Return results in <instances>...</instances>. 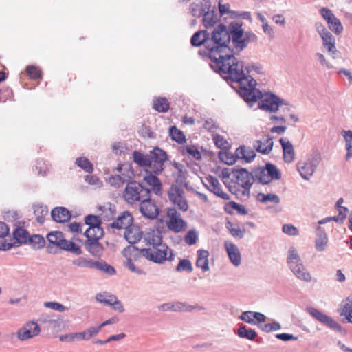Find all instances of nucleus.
<instances>
[{
  "label": "nucleus",
  "mask_w": 352,
  "mask_h": 352,
  "mask_svg": "<svg viewBox=\"0 0 352 352\" xmlns=\"http://www.w3.org/2000/svg\"><path fill=\"white\" fill-rule=\"evenodd\" d=\"M231 23L228 27L224 24L216 26L210 34V67L226 81L240 82L243 85H250L244 78L243 65L239 63L231 50Z\"/></svg>",
  "instance_id": "obj_1"
},
{
  "label": "nucleus",
  "mask_w": 352,
  "mask_h": 352,
  "mask_svg": "<svg viewBox=\"0 0 352 352\" xmlns=\"http://www.w3.org/2000/svg\"><path fill=\"white\" fill-rule=\"evenodd\" d=\"M244 78L250 83L251 80L254 81V83H251L250 85L236 82L239 84V94L245 102H254L261 99L258 102V108L270 113H275L280 107L287 104L285 100L281 99L274 94L265 93L263 94L261 91L256 89V82L254 79L247 77L245 74Z\"/></svg>",
  "instance_id": "obj_2"
},
{
  "label": "nucleus",
  "mask_w": 352,
  "mask_h": 352,
  "mask_svg": "<svg viewBox=\"0 0 352 352\" xmlns=\"http://www.w3.org/2000/svg\"><path fill=\"white\" fill-rule=\"evenodd\" d=\"M139 253L141 256L144 257L147 260L159 264L164 263L166 260L171 261L175 258L173 250L166 243L142 248L140 250Z\"/></svg>",
  "instance_id": "obj_3"
},
{
  "label": "nucleus",
  "mask_w": 352,
  "mask_h": 352,
  "mask_svg": "<svg viewBox=\"0 0 352 352\" xmlns=\"http://www.w3.org/2000/svg\"><path fill=\"white\" fill-rule=\"evenodd\" d=\"M150 190L135 181H129L123 192L122 198L129 205H135L149 196Z\"/></svg>",
  "instance_id": "obj_4"
},
{
  "label": "nucleus",
  "mask_w": 352,
  "mask_h": 352,
  "mask_svg": "<svg viewBox=\"0 0 352 352\" xmlns=\"http://www.w3.org/2000/svg\"><path fill=\"white\" fill-rule=\"evenodd\" d=\"M287 263L289 268L297 278L307 283L311 282V276L305 267L298 251L294 247H290L288 250Z\"/></svg>",
  "instance_id": "obj_5"
},
{
  "label": "nucleus",
  "mask_w": 352,
  "mask_h": 352,
  "mask_svg": "<svg viewBox=\"0 0 352 352\" xmlns=\"http://www.w3.org/2000/svg\"><path fill=\"white\" fill-rule=\"evenodd\" d=\"M254 181H258L262 184H268L272 180H278L281 177V173L272 164L267 163L265 167H259L254 170Z\"/></svg>",
  "instance_id": "obj_6"
},
{
  "label": "nucleus",
  "mask_w": 352,
  "mask_h": 352,
  "mask_svg": "<svg viewBox=\"0 0 352 352\" xmlns=\"http://www.w3.org/2000/svg\"><path fill=\"white\" fill-rule=\"evenodd\" d=\"M320 156L318 152H314L306 160L297 164V169L300 176L309 180L316 171L320 162Z\"/></svg>",
  "instance_id": "obj_7"
},
{
  "label": "nucleus",
  "mask_w": 352,
  "mask_h": 352,
  "mask_svg": "<svg viewBox=\"0 0 352 352\" xmlns=\"http://www.w3.org/2000/svg\"><path fill=\"white\" fill-rule=\"evenodd\" d=\"M169 200L180 210L186 212L188 210V203L185 197L184 189L177 184H172L168 191Z\"/></svg>",
  "instance_id": "obj_8"
},
{
  "label": "nucleus",
  "mask_w": 352,
  "mask_h": 352,
  "mask_svg": "<svg viewBox=\"0 0 352 352\" xmlns=\"http://www.w3.org/2000/svg\"><path fill=\"white\" fill-rule=\"evenodd\" d=\"M231 50L233 51V55L235 53H239L245 47V41L243 38V29L241 24L239 23H231Z\"/></svg>",
  "instance_id": "obj_9"
},
{
  "label": "nucleus",
  "mask_w": 352,
  "mask_h": 352,
  "mask_svg": "<svg viewBox=\"0 0 352 352\" xmlns=\"http://www.w3.org/2000/svg\"><path fill=\"white\" fill-rule=\"evenodd\" d=\"M210 33L206 30H200L195 32L190 39L192 46L199 47L204 45L205 48L199 51V54L203 57L210 59V45L209 44Z\"/></svg>",
  "instance_id": "obj_10"
},
{
  "label": "nucleus",
  "mask_w": 352,
  "mask_h": 352,
  "mask_svg": "<svg viewBox=\"0 0 352 352\" xmlns=\"http://www.w3.org/2000/svg\"><path fill=\"white\" fill-rule=\"evenodd\" d=\"M167 160V155L163 150L155 148L149 153V168L155 174L164 170V164Z\"/></svg>",
  "instance_id": "obj_11"
},
{
  "label": "nucleus",
  "mask_w": 352,
  "mask_h": 352,
  "mask_svg": "<svg viewBox=\"0 0 352 352\" xmlns=\"http://www.w3.org/2000/svg\"><path fill=\"white\" fill-rule=\"evenodd\" d=\"M306 311L309 314L314 318L320 322L322 324L326 325L330 329L340 332L342 330V327L331 317L323 314L320 310L314 307H307Z\"/></svg>",
  "instance_id": "obj_12"
},
{
  "label": "nucleus",
  "mask_w": 352,
  "mask_h": 352,
  "mask_svg": "<svg viewBox=\"0 0 352 352\" xmlns=\"http://www.w3.org/2000/svg\"><path fill=\"white\" fill-rule=\"evenodd\" d=\"M40 333L39 325L37 322L32 320L25 322L20 327L16 333V336L19 340L23 342L34 338Z\"/></svg>",
  "instance_id": "obj_13"
},
{
  "label": "nucleus",
  "mask_w": 352,
  "mask_h": 352,
  "mask_svg": "<svg viewBox=\"0 0 352 352\" xmlns=\"http://www.w3.org/2000/svg\"><path fill=\"white\" fill-rule=\"evenodd\" d=\"M167 217V226L170 230L179 233L186 230V223L182 219L181 214L175 208H168Z\"/></svg>",
  "instance_id": "obj_14"
},
{
  "label": "nucleus",
  "mask_w": 352,
  "mask_h": 352,
  "mask_svg": "<svg viewBox=\"0 0 352 352\" xmlns=\"http://www.w3.org/2000/svg\"><path fill=\"white\" fill-rule=\"evenodd\" d=\"M232 175L236 179L237 184L249 192L254 181V171L250 173L245 168H233Z\"/></svg>",
  "instance_id": "obj_15"
},
{
  "label": "nucleus",
  "mask_w": 352,
  "mask_h": 352,
  "mask_svg": "<svg viewBox=\"0 0 352 352\" xmlns=\"http://www.w3.org/2000/svg\"><path fill=\"white\" fill-rule=\"evenodd\" d=\"M96 300L104 305L110 306L115 311L120 313L124 311V308L122 303L118 300V297L108 292H103L96 294Z\"/></svg>",
  "instance_id": "obj_16"
},
{
  "label": "nucleus",
  "mask_w": 352,
  "mask_h": 352,
  "mask_svg": "<svg viewBox=\"0 0 352 352\" xmlns=\"http://www.w3.org/2000/svg\"><path fill=\"white\" fill-rule=\"evenodd\" d=\"M203 183L207 189L217 196L221 197L223 200L230 199V195L222 190L221 184L216 177L213 176L207 177L205 178Z\"/></svg>",
  "instance_id": "obj_17"
},
{
  "label": "nucleus",
  "mask_w": 352,
  "mask_h": 352,
  "mask_svg": "<svg viewBox=\"0 0 352 352\" xmlns=\"http://www.w3.org/2000/svg\"><path fill=\"white\" fill-rule=\"evenodd\" d=\"M140 211L143 216L150 219H155L159 214L158 208L149 196L140 203Z\"/></svg>",
  "instance_id": "obj_18"
},
{
  "label": "nucleus",
  "mask_w": 352,
  "mask_h": 352,
  "mask_svg": "<svg viewBox=\"0 0 352 352\" xmlns=\"http://www.w3.org/2000/svg\"><path fill=\"white\" fill-rule=\"evenodd\" d=\"M117 171L120 173L118 175H111L108 182L111 186L119 188L123 186L125 183L129 182L131 179L132 172L127 170L126 173L123 172V166H119L117 168Z\"/></svg>",
  "instance_id": "obj_19"
},
{
  "label": "nucleus",
  "mask_w": 352,
  "mask_h": 352,
  "mask_svg": "<svg viewBox=\"0 0 352 352\" xmlns=\"http://www.w3.org/2000/svg\"><path fill=\"white\" fill-rule=\"evenodd\" d=\"M239 319L248 324L258 326V324L265 321L266 316L260 312L245 311L241 314Z\"/></svg>",
  "instance_id": "obj_20"
},
{
  "label": "nucleus",
  "mask_w": 352,
  "mask_h": 352,
  "mask_svg": "<svg viewBox=\"0 0 352 352\" xmlns=\"http://www.w3.org/2000/svg\"><path fill=\"white\" fill-rule=\"evenodd\" d=\"M273 140L268 135H264L260 140H256L253 143V148L258 153L268 154L273 148Z\"/></svg>",
  "instance_id": "obj_21"
},
{
  "label": "nucleus",
  "mask_w": 352,
  "mask_h": 352,
  "mask_svg": "<svg viewBox=\"0 0 352 352\" xmlns=\"http://www.w3.org/2000/svg\"><path fill=\"white\" fill-rule=\"evenodd\" d=\"M133 223V217L131 214L127 212H122L116 220H114L111 224L110 226L112 228L120 230L129 228Z\"/></svg>",
  "instance_id": "obj_22"
},
{
  "label": "nucleus",
  "mask_w": 352,
  "mask_h": 352,
  "mask_svg": "<svg viewBox=\"0 0 352 352\" xmlns=\"http://www.w3.org/2000/svg\"><path fill=\"white\" fill-rule=\"evenodd\" d=\"M224 246L232 263L239 266L241 263V256L238 247L229 241H225Z\"/></svg>",
  "instance_id": "obj_23"
},
{
  "label": "nucleus",
  "mask_w": 352,
  "mask_h": 352,
  "mask_svg": "<svg viewBox=\"0 0 352 352\" xmlns=\"http://www.w3.org/2000/svg\"><path fill=\"white\" fill-rule=\"evenodd\" d=\"M143 240L148 247L164 244L162 233L158 230H151L146 232L144 235Z\"/></svg>",
  "instance_id": "obj_24"
},
{
  "label": "nucleus",
  "mask_w": 352,
  "mask_h": 352,
  "mask_svg": "<svg viewBox=\"0 0 352 352\" xmlns=\"http://www.w3.org/2000/svg\"><path fill=\"white\" fill-rule=\"evenodd\" d=\"M100 239H87L85 242V249L94 256L100 257L104 251L103 245L99 242Z\"/></svg>",
  "instance_id": "obj_25"
},
{
  "label": "nucleus",
  "mask_w": 352,
  "mask_h": 352,
  "mask_svg": "<svg viewBox=\"0 0 352 352\" xmlns=\"http://www.w3.org/2000/svg\"><path fill=\"white\" fill-rule=\"evenodd\" d=\"M124 237L130 244H135L142 239V232L139 227L132 224L124 230Z\"/></svg>",
  "instance_id": "obj_26"
},
{
  "label": "nucleus",
  "mask_w": 352,
  "mask_h": 352,
  "mask_svg": "<svg viewBox=\"0 0 352 352\" xmlns=\"http://www.w3.org/2000/svg\"><path fill=\"white\" fill-rule=\"evenodd\" d=\"M322 41L323 47L327 49V52L333 56V58L337 57L338 52L336 46V39L330 32L320 36Z\"/></svg>",
  "instance_id": "obj_27"
},
{
  "label": "nucleus",
  "mask_w": 352,
  "mask_h": 352,
  "mask_svg": "<svg viewBox=\"0 0 352 352\" xmlns=\"http://www.w3.org/2000/svg\"><path fill=\"white\" fill-rule=\"evenodd\" d=\"M279 142L283 150L285 162L288 164L292 162L295 157V152L292 144L287 138H280Z\"/></svg>",
  "instance_id": "obj_28"
},
{
  "label": "nucleus",
  "mask_w": 352,
  "mask_h": 352,
  "mask_svg": "<svg viewBox=\"0 0 352 352\" xmlns=\"http://www.w3.org/2000/svg\"><path fill=\"white\" fill-rule=\"evenodd\" d=\"M51 216L54 221L58 223H65L71 218L69 211L64 207H57L51 212Z\"/></svg>",
  "instance_id": "obj_29"
},
{
  "label": "nucleus",
  "mask_w": 352,
  "mask_h": 352,
  "mask_svg": "<svg viewBox=\"0 0 352 352\" xmlns=\"http://www.w3.org/2000/svg\"><path fill=\"white\" fill-rule=\"evenodd\" d=\"M340 314L342 317L343 321L352 322V300L349 297L342 302Z\"/></svg>",
  "instance_id": "obj_30"
},
{
  "label": "nucleus",
  "mask_w": 352,
  "mask_h": 352,
  "mask_svg": "<svg viewBox=\"0 0 352 352\" xmlns=\"http://www.w3.org/2000/svg\"><path fill=\"white\" fill-rule=\"evenodd\" d=\"M235 155L237 159L244 160L246 162H251L256 157L254 151L245 146L239 147L235 151Z\"/></svg>",
  "instance_id": "obj_31"
},
{
  "label": "nucleus",
  "mask_w": 352,
  "mask_h": 352,
  "mask_svg": "<svg viewBox=\"0 0 352 352\" xmlns=\"http://www.w3.org/2000/svg\"><path fill=\"white\" fill-rule=\"evenodd\" d=\"M209 252L205 250H199L197 251V258L196 266L201 268L203 272H207L210 270L208 262Z\"/></svg>",
  "instance_id": "obj_32"
},
{
  "label": "nucleus",
  "mask_w": 352,
  "mask_h": 352,
  "mask_svg": "<svg viewBox=\"0 0 352 352\" xmlns=\"http://www.w3.org/2000/svg\"><path fill=\"white\" fill-rule=\"evenodd\" d=\"M239 63L243 65L242 69L247 77H250L254 79L252 77V75H255L256 74H260L263 73V68L259 64L251 63L245 65L244 63L242 61H239Z\"/></svg>",
  "instance_id": "obj_33"
},
{
  "label": "nucleus",
  "mask_w": 352,
  "mask_h": 352,
  "mask_svg": "<svg viewBox=\"0 0 352 352\" xmlns=\"http://www.w3.org/2000/svg\"><path fill=\"white\" fill-rule=\"evenodd\" d=\"M145 182L151 186V190L153 191L156 195H159L162 190V183L158 177L150 173L144 178Z\"/></svg>",
  "instance_id": "obj_34"
},
{
  "label": "nucleus",
  "mask_w": 352,
  "mask_h": 352,
  "mask_svg": "<svg viewBox=\"0 0 352 352\" xmlns=\"http://www.w3.org/2000/svg\"><path fill=\"white\" fill-rule=\"evenodd\" d=\"M58 248L61 250L70 252L76 255H80L82 254L81 248L79 245H76L72 241H69L63 238L61 242L59 243Z\"/></svg>",
  "instance_id": "obj_35"
},
{
  "label": "nucleus",
  "mask_w": 352,
  "mask_h": 352,
  "mask_svg": "<svg viewBox=\"0 0 352 352\" xmlns=\"http://www.w3.org/2000/svg\"><path fill=\"white\" fill-rule=\"evenodd\" d=\"M96 263L97 261L82 256L78 257L72 261V264L75 266L89 269H96Z\"/></svg>",
  "instance_id": "obj_36"
},
{
  "label": "nucleus",
  "mask_w": 352,
  "mask_h": 352,
  "mask_svg": "<svg viewBox=\"0 0 352 352\" xmlns=\"http://www.w3.org/2000/svg\"><path fill=\"white\" fill-rule=\"evenodd\" d=\"M33 210L36 221L39 224H43L45 221V217L48 214L47 207L41 204H34L33 206Z\"/></svg>",
  "instance_id": "obj_37"
},
{
  "label": "nucleus",
  "mask_w": 352,
  "mask_h": 352,
  "mask_svg": "<svg viewBox=\"0 0 352 352\" xmlns=\"http://www.w3.org/2000/svg\"><path fill=\"white\" fill-rule=\"evenodd\" d=\"M153 107L158 112L165 113L169 109L170 104L166 98L158 97L153 99Z\"/></svg>",
  "instance_id": "obj_38"
},
{
  "label": "nucleus",
  "mask_w": 352,
  "mask_h": 352,
  "mask_svg": "<svg viewBox=\"0 0 352 352\" xmlns=\"http://www.w3.org/2000/svg\"><path fill=\"white\" fill-rule=\"evenodd\" d=\"M236 334L241 338H245L250 340H254L258 336L255 330L247 328L245 325H241L239 327Z\"/></svg>",
  "instance_id": "obj_39"
},
{
  "label": "nucleus",
  "mask_w": 352,
  "mask_h": 352,
  "mask_svg": "<svg viewBox=\"0 0 352 352\" xmlns=\"http://www.w3.org/2000/svg\"><path fill=\"white\" fill-rule=\"evenodd\" d=\"M343 204V199L340 198L336 204V208L338 211V215L333 217V221L337 223H342L346 219L348 212V209L342 206Z\"/></svg>",
  "instance_id": "obj_40"
},
{
  "label": "nucleus",
  "mask_w": 352,
  "mask_h": 352,
  "mask_svg": "<svg viewBox=\"0 0 352 352\" xmlns=\"http://www.w3.org/2000/svg\"><path fill=\"white\" fill-rule=\"evenodd\" d=\"M13 236L18 243H25L30 239L28 232L22 228H16L13 232Z\"/></svg>",
  "instance_id": "obj_41"
},
{
  "label": "nucleus",
  "mask_w": 352,
  "mask_h": 352,
  "mask_svg": "<svg viewBox=\"0 0 352 352\" xmlns=\"http://www.w3.org/2000/svg\"><path fill=\"white\" fill-rule=\"evenodd\" d=\"M134 162L140 166L149 168V154L144 155L138 151H134L133 153Z\"/></svg>",
  "instance_id": "obj_42"
},
{
  "label": "nucleus",
  "mask_w": 352,
  "mask_h": 352,
  "mask_svg": "<svg viewBox=\"0 0 352 352\" xmlns=\"http://www.w3.org/2000/svg\"><path fill=\"white\" fill-rule=\"evenodd\" d=\"M169 133L171 138L179 144H183L186 141L184 133L175 126L170 127Z\"/></svg>",
  "instance_id": "obj_43"
},
{
  "label": "nucleus",
  "mask_w": 352,
  "mask_h": 352,
  "mask_svg": "<svg viewBox=\"0 0 352 352\" xmlns=\"http://www.w3.org/2000/svg\"><path fill=\"white\" fill-rule=\"evenodd\" d=\"M172 311H191L195 309H200L199 305H190L186 302H172Z\"/></svg>",
  "instance_id": "obj_44"
},
{
  "label": "nucleus",
  "mask_w": 352,
  "mask_h": 352,
  "mask_svg": "<svg viewBox=\"0 0 352 352\" xmlns=\"http://www.w3.org/2000/svg\"><path fill=\"white\" fill-rule=\"evenodd\" d=\"M217 21V16L214 11H208L204 14L203 23L206 28L214 26Z\"/></svg>",
  "instance_id": "obj_45"
},
{
  "label": "nucleus",
  "mask_w": 352,
  "mask_h": 352,
  "mask_svg": "<svg viewBox=\"0 0 352 352\" xmlns=\"http://www.w3.org/2000/svg\"><path fill=\"white\" fill-rule=\"evenodd\" d=\"M76 164L88 173H91L94 171L93 164L86 157L77 158Z\"/></svg>",
  "instance_id": "obj_46"
},
{
  "label": "nucleus",
  "mask_w": 352,
  "mask_h": 352,
  "mask_svg": "<svg viewBox=\"0 0 352 352\" xmlns=\"http://www.w3.org/2000/svg\"><path fill=\"white\" fill-rule=\"evenodd\" d=\"M84 234L87 237V239H94V238L100 239L104 234V231L101 226H98V230H97L95 227L94 229L91 227L85 231Z\"/></svg>",
  "instance_id": "obj_47"
},
{
  "label": "nucleus",
  "mask_w": 352,
  "mask_h": 352,
  "mask_svg": "<svg viewBox=\"0 0 352 352\" xmlns=\"http://www.w3.org/2000/svg\"><path fill=\"white\" fill-rule=\"evenodd\" d=\"M257 199L262 203L272 202L274 204H279L280 201L279 197L275 194L258 193L257 195Z\"/></svg>",
  "instance_id": "obj_48"
},
{
  "label": "nucleus",
  "mask_w": 352,
  "mask_h": 352,
  "mask_svg": "<svg viewBox=\"0 0 352 352\" xmlns=\"http://www.w3.org/2000/svg\"><path fill=\"white\" fill-rule=\"evenodd\" d=\"M96 270L102 271L110 276L114 275L116 272L113 266L107 264L104 261H97Z\"/></svg>",
  "instance_id": "obj_49"
},
{
  "label": "nucleus",
  "mask_w": 352,
  "mask_h": 352,
  "mask_svg": "<svg viewBox=\"0 0 352 352\" xmlns=\"http://www.w3.org/2000/svg\"><path fill=\"white\" fill-rule=\"evenodd\" d=\"M342 133H344V138L346 141V148L347 150L346 160H349L352 155V152L351 151L352 148V131H343Z\"/></svg>",
  "instance_id": "obj_50"
},
{
  "label": "nucleus",
  "mask_w": 352,
  "mask_h": 352,
  "mask_svg": "<svg viewBox=\"0 0 352 352\" xmlns=\"http://www.w3.org/2000/svg\"><path fill=\"white\" fill-rule=\"evenodd\" d=\"M226 228L229 230L232 236L237 239H242L245 233V229H241L239 226H234L232 223L228 222Z\"/></svg>",
  "instance_id": "obj_51"
},
{
  "label": "nucleus",
  "mask_w": 352,
  "mask_h": 352,
  "mask_svg": "<svg viewBox=\"0 0 352 352\" xmlns=\"http://www.w3.org/2000/svg\"><path fill=\"white\" fill-rule=\"evenodd\" d=\"M258 327L264 332L270 333L280 330L281 329V325L279 322L274 321L272 323L267 324H262V322H261L258 324Z\"/></svg>",
  "instance_id": "obj_52"
},
{
  "label": "nucleus",
  "mask_w": 352,
  "mask_h": 352,
  "mask_svg": "<svg viewBox=\"0 0 352 352\" xmlns=\"http://www.w3.org/2000/svg\"><path fill=\"white\" fill-rule=\"evenodd\" d=\"M85 224L89 226V228H96V230H98V226L101 225V219L100 217L94 214H89L85 218Z\"/></svg>",
  "instance_id": "obj_53"
},
{
  "label": "nucleus",
  "mask_w": 352,
  "mask_h": 352,
  "mask_svg": "<svg viewBox=\"0 0 352 352\" xmlns=\"http://www.w3.org/2000/svg\"><path fill=\"white\" fill-rule=\"evenodd\" d=\"M63 237V234L59 231L52 232L47 236L48 241L57 247L59 246V243L61 242Z\"/></svg>",
  "instance_id": "obj_54"
},
{
  "label": "nucleus",
  "mask_w": 352,
  "mask_h": 352,
  "mask_svg": "<svg viewBox=\"0 0 352 352\" xmlns=\"http://www.w3.org/2000/svg\"><path fill=\"white\" fill-rule=\"evenodd\" d=\"M182 153L187 154L195 160H199L201 157L200 152L195 146H185L182 148Z\"/></svg>",
  "instance_id": "obj_55"
},
{
  "label": "nucleus",
  "mask_w": 352,
  "mask_h": 352,
  "mask_svg": "<svg viewBox=\"0 0 352 352\" xmlns=\"http://www.w3.org/2000/svg\"><path fill=\"white\" fill-rule=\"evenodd\" d=\"M327 24L329 28L336 34H340L343 30V27L341 24L340 21L336 16L332 20H331Z\"/></svg>",
  "instance_id": "obj_56"
},
{
  "label": "nucleus",
  "mask_w": 352,
  "mask_h": 352,
  "mask_svg": "<svg viewBox=\"0 0 352 352\" xmlns=\"http://www.w3.org/2000/svg\"><path fill=\"white\" fill-rule=\"evenodd\" d=\"M28 241L32 245L34 248H41L44 246L45 241L44 238L39 234H34L30 237Z\"/></svg>",
  "instance_id": "obj_57"
},
{
  "label": "nucleus",
  "mask_w": 352,
  "mask_h": 352,
  "mask_svg": "<svg viewBox=\"0 0 352 352\" xmlns=\"http://www.w3.org/2000/svg\"><path fill=\"white\" fill-rule=\"evenodd\" d=\"M26 72H27L28 75L32 79L36 80V79H40L42 77L41 70L36 66H33V65L28 66L26 68Z\"/></svg>",
  "instance_id": "obj_58"
},
{
  "label": "nucleus",
  "mask_w": 352,
  "mask_h": 352,
  "mask_svg": "<svg viewBox=\"0 0 352 352\" xmlns=\"http://www.w3.org/2000/svg\"><path fill=\"white\" fill-rule=\"evenodd\" d=\"M82 338H84V335L81 332H78L61 335L59 336V340L62 342H72L76 339L82 340Z\"/></svg>",
  "instance_id": "obj_59"
},
{
  "label": "nucleus",
  "mask_w": 352,
  "mask_h": 352,
  "mask_svg": "<svg viewBox=\"0 0 352 352\" xmlns=\"http://www.w3.org/2000/svg\"><path fill=\"white\" fill-rule=\"evenodd\" d=\"M192 270H193V268L192 266V263L188 259H182L179 262V263L176 267V270L177 272L186 271L188 272H192Z\"/></svg>",
  "instance_id": "obj_60"
},
{
  "label": "nucleus",
  "mask_w": 352,
  "mask_h": 352,
  "mask_svg": "<svg viewBox=\"0 0 352 352\" xmlns=\"http://www.w3.org/2000/svg\"><path fill=\"white\" fill-rule=\"evenodd\" d=\"M100 331H101V327H100V325H98L97 327H90L87 330L81 332L82 334L84 335V338H82V340H89L91 338L98 335Z\"/></svg>",
  "instance_id": "obj_61"
},
{
  "label": "nucleus",
  "mask_w": 352,
  "mask_h": 352,
  "mask_svg": "<svg viewBox=\"0 0 352 352\" xmlns=\"http://www.w3.org/2000/svg\"><path fill=\"white\" fill-rule=\"evenodd\" d=\"M227 210L228 208H232L237 211L239 214H247L248 210L241 204H237L234 201L228 202L225 207Z\"/></svg>",
  "instance_id": "obj_62"
},
{
  "label": "nucleus",
  "mask_w": 352,
  "mask_h": 352,
  "mask_svg": "<svg viewBox=\"0 0 352 352\" xmlns=\"http://www.w3.org/2000/svg\"><path fill=\"white\" fill-rule=\"evenodd\" d=\"M219 157L222 162L225 164L232 165L235 163L237 157L236 155H234L231 153H221L219 155Z\"/></svg>",
  "instance_id": "obj_63"
},
{
  "label": "nucleus",
  "mask_w": 352,
  "mask_h": 352,
  "mask_svg": "<svg viewBox=\"0 0 352 352\" xmlns=\"http://www.w3.org/2000/svg\"><path fill=\"white\" fill-rule=\"evenodd\" d=\"M198 239L197 232L195 230H189L184 237V241L186 244L192 245L196 243Z\"/></svg>",
  "instance_id": "obj_64"
}]
</instances>
